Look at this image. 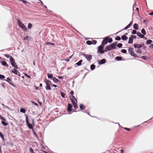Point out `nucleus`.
<instances>
[{"label": "nucleus", "mask_w": 153, "mask_h": 153, "mask_svg": "<svg viewBox=\"0 0 153 153\" xmlns=\"http://www.w3.org/2000/svg\"><path fill=\"white\" fill-rule=\"evenodd\" d=\"M70 99L75 109L77 108L78 106L77 104V100L75 97L73 95H71L70 97Z\"/></svg>", "instance_id": "f257e3e1"}, {"label": "nucleus", "mask_w": 153, "mask_h": 153, "mask_svg": "<svg viewBox=\"0 0 153 153\" xmlns=\"http://www.w3.org/2000/svg\"><path fill=\"white\" fill-rule=\"evenodd\" d=\"M18 23L20 27L24 31L27 30V29L26 26L19 19H18Z\"/></svg>", "instance_id": "f03ea898"}, {"label": "nucleus", "mask_w": 153, "mask_h": 153, "mask_svg": "<svg viewBox=\"0 0 153 153\" xmlns=\"http://www.w3.org/2000/svg\"><path fill=\"white\" fill-rule=\"evenodd\" d=\"M10 63L13 67L16 68V69L18 68V66L15 62V61L12 57H10Z\"/></svg>", "instance_id": "7ed1b4c3"}, {"label": "nucleus", "mask_w": 153, "mask_h": 153, "mask_svg": "<svg viewBox=\"0 0 153 153\" xmlns=\"http://www.w3.org/2000/svg\"><path fill=\"white\" fill-rule=\"evenodd\" d=\"M129 53L132 56L134 57H138L137 55L134 52V50L132 48H129L128 50Z\"/></svg>", "instance_id": "20e7f679"}, {"label": "nucleus", "mask_w": 153, "mask_h": 153, "mask_svg": "<svg viewBox=\"0 0 153 153\" xmlns=\"http://www.w3.org/2000/svg\"><path fill=\"white\" fill-rule=\"evenodd\" d=\"M26 116V122L27 126L28 128L30 129H31L33 130V127L29 123L28 116L27 115Z\"/></svg>", "instance_id": "39448f33"}, {"label": "nucleus", "mask_w": 153, "mask_h": 153, "mask_svg": "<svg viewBox=\"0 0 153 153\" xmlns=\"http://www.w3.org/2000/svg\"><path fill=\"white\" fill-rule=\"evenodd\" d=\"M0 118L2 120L1 121L2 124L4 126H7L8 125V123L6 122V120L4 117L0 115Z\"/></svg>", "instance_id": "423d86ee"}, {"label": "nucleus", "mask_w": 153, "mask_h": 153, "mask_svg": "<svg viewBox=\"0 0 153 153\" xmlns=\"http://www.w3.org/2000/svg\"><path fill=\"white\" fill-rule=\"evenodd\" d=\"M103 47L102 45H100L98 47L97 52H99L100 53L102 54L105 51V50H103Z\"/></svg>", "instance_id": "0eeeda50"}, {"label": "nucleus", "mask_w": 153, "mask_h": 153, "mask_svg": "<svg viewBox=\"0 0 153 153\" xmlns=\"http://www.w3.org/2000/svg\"><path fill=\"white\" fill-rule=\"evenodd\" d=\"M83 56L89 61H90L92 59V56L91 55L84 54Z\"/></svg>", "instance_id": "6e6552de"}, {"label": "nucleus", "mask_w": 153, "mask_h": 153, "mask_svg": "<svg viewBox=\"0 0 153 153\" xmlns=\"http://www.w3.org/2000/svg\"><path fill=\"white\" fill-rule=\"evenodd\" d=\"M17 69H16V68H14L13 70H11L12 72L15 74H16L19 76H20V74L19 72L17 70Z\"/></svg>", "instance_id": "1a4fd4ad"}, {"label": "nucleus", "mask_w": 153, "mask_h": 153, "mask_svg": "<svg viewBox=\"0 0 153 153\" xmlns=\"http://www.w3.org/2000/svg\"><path fill=\"white\" fill-rule=\"evenodd\" d=\"M44 82L45 83L46 85H51L52 84L51 82L45 78L44 80Z\"/></svg>", "instance_id": "9d476101"}, {"label": "nucleus", "mask_w": 153, "mask_h": 153, "mask_svg": "<svg viewBox=\"0 0 153 153\" xmlns=\"http://www.w3.org/2000/svg\"><path fill=\"white\" fill-rule=\"evenodd\" d=\"M108 37H106L105 39H103L102 42V45H106L108 42Z\"/></svg>", "instance_id": "9b49d317"}, {"label": "nucleus", "mask_w": 153, "mask_h": 153, "mask_svg": "<svg viewBox=\"0 0 153 153\" xmlns=\"http://www.w3.org/2000/svg\"><path fill=\"white\" fill-rule=\"evenodd\" d=\"M112 50L111 47L110 46H106L105 48V52L107 51H111Z\"/></svg>", "instance_id": "f8f14e48"}, {"label": "nucleus", "mask_w": 153, "mask_h": 153, "mask_svg": "<svg viewBox=\"0 0 153 153\" xmlns=\"http://www.w3.org/2000/svg\"><path fill=\"white\" fill-rule=\"evenodd\" d=\"M134 46L135 48L139 49L142 47V45L141 44H135L134 45Z\"/></svg>", "instance_id": "ddd939ff"}, {"label": "nucleus", "mask_w": 153, "mask_h": 153, "mask_svg": "<svg viewBox=\"0 0 153 153\" xmlns=\"http://www.w3.org/2000/svg\"><path fill=\"white\" fill-rule=\"evenodd\" d=\"M72 108V105L71 104H68V107L67 108V110L69 112L71 111H72L71 108Z\"/></svg>", "instance_id": "4468645a"}, {"label": "nucleus", "mask_w": 153, "mask_h": 153, "mask_svg": "<svg viewBox=\"0 0 153 153\" xmlns=\"http://www.w3.org/2000/svg\"><path fill=\"white\" fill-rule=\"evenodd\" d=\"M106 62V61L105 59H102L100 61H98V62L99 64H102L105 63Z\"/></svg>", "instance_id": "2eb2a0df"}, {"label": "nucleus", "mask_w": 153, "mask_h": 153, "mask_svg": "<svg viewBox=\"0 0 153 153\" xmlns=\"http://www.w3.org/2000/svg\"><path fill=\"white\" fill-rule=\"evenodd\" d=\"M5 80L8 82L10 85H13V84L11 82V80L10 78H7V79H5Z\"/></svg>", "instance_id": "dca6fc26"}, {"label": "nucleus", "mask_w": 153, "mask_h": 153, "mask_svg": "<svg viewBox=\"0 0 153 153\" xmlns=\"http://www.w3.org/2000/svg\"><path fill=\"white\" fill-rule=\"evenodd\" d=\"M137 35L139 37H140L141 38H143L144 37V36L140 32H137Z\"/></svg>", "instance_id": "f3484780"}, {"label": "nucleus", "mask_w": 153, "mask_h": 153, "mask_svg": "<svg viewBox=\"0 0 153 153\" xmlns=\"http://www.w3.org/2000/svg\"><path fill=\"white\" fill-rule=\"evenodd\" d=\"M133 42V38L131 37H130L129 38V40L128 41V43L129 44H131Z\"/></svg>", "instance_id": "a211bd4d"}, {"label": "nucleus", "mask_w": 153, "mask_h": 153, "mask_svg": "<svg viewBox=\"0 0 153 153\" xmlns=\"http://www.w3.org/2000/svg\"><path fill=\"white\" fill-rule=\"evenodd\" d=\"M1 64L2 65L5 66L6 67H8V65L7 64V63L4 61H2L1 62Z\"/></svg>", "instance_id": "6ab92c4d"}, {"label": "nucleus", "mask_w": 153, "mask_h": 153, "mask_svg": "<svg viewBox=\"0 0 153 153\" xmlns=\"http://www.w3.org/2000/svg\"><path fill=\"white\" fill-rule=\"evenodd\" d=\"M133 27L136 30H138V25L137 24H134Z\"/></svg>", "instance_id": "aec40b11"}, {"label": "nucleus", "mask_w": 153, "mask_h": 153, "mask_svg": "<svg viewBox=\"0 0 153 153\" xmlns=\"http://www.w3.org/2000/svg\"><path fill=\"white\" fill-rule=\"evenodd\" d=\"M110 46L111 47V48H112V50H113V49H114L115 48L116 45L114 43H112L111 44Z\"/></svg>", "instance_id": "412c9836"}, {"label": "nucleus", "mask_w": 153, "mask_h": 153, "mask_svg": "<svg viewBox=\"0 0 153 153\" xmlns=\"http://www.w3.org/2000/svg\"><path fill=\"white\" fill-rule=\"evenodd\" d=\"M122 39L123 40H125L127 39L128 37L125 35H123L121 37Z\"/></svg>", "instance_id": "4be33fe9"}, {"label": "nucleus", "mask_w": 153, "mask_h": 153, "mask_svg": "<svg viewBox=\"0 0 153 153\" xmlns=\"http://www.w3.org/2000/svg\"><path fill=\"white\" fill-rule=\"evenodd\" d=\"M47 76L48 78L52 79L53 78V75L52 74H48Z\"/></svg>", "instance_id": "5701e85b"}, {"label": "nucleus", "mask_w": 153, "mask_h": 153, "mask_svg": "<svg viewBox=\"0 0 153 153\" xmlns=\"http://www.w3.org/2000/svg\"><path fill=\"white\" fill-rule=\"evenodd\" d=\"M82 62V60H80L78 62L76 63V64L78 66H80L81 65Z\"/></svg>", "instance_id": "b1692460"}, {"label": "nucleus", "mask_w": 153, "mask_h": 153, "mask_svg": "<svg viewBox=\"0 0 153 153\" xmlns=\"http://www.w3.org/2000/svg\"><path fill=\"white\" fill-rule=\"evenodd\" d=\"M52 79L55 83H57L58 82L59 80L58 79L55 77L53 78Z\"/></svg>", "instance_id": "393cba45"}, {"label": "nucleus", "mask_w": 153, "mask_h": 153, "mask_svg": "<svg viewBox=\"0 0 153 153\" xmlns=\"http://www.w3.org/2000/svg\"><path fill=\"white\" fill-rule=\"evenodd\" d=\"M45 88L47 90H49L51 89L50 85H46L45 86Z\"/></svg>", "instance_id": "a878e982"}, {"label": "nucleus", "mask_w": 153, "mask_h": 153, "mask_svg": "<svg viewBox=\"0 0 153 153\" xmlns=\"http://www.w3.org/2000/svg\"><path fill=\"white\" fill-rule=\"evenodd\" d=\"M152 40L150 39L148 40L146 42V43L147 44H150L152 42Z\"/></svg>", "instance_id": "bb28decb"}, {"label": "nucleus", "mask_w": 153, "mask_h": 153, "mask_svg": "<svg viewBox=\"0 0 153 153\" xmlns=\"http://www.w3.org/2000/svg\"><path fill=\"white\" fill-rule=\"evenodd\" d=\"M141 33L144 35H145L146 34V32L145 30L144 29H143L141 30Z\"/></svg>", "instance_id": "cd10ccee"}, {"label": "nucleus", "mask_w": 153, "mask_h": 153, "mask_svg": "<svg viewBox=\"0 0 153 153\" xmlns=\"http://www.w3.org/2000/svg\"><path fill=\"white\" fill-rule=\"evenodd\" d=\"M20 111L21 112L25 113L26 112V110L24 108H21L20 109Z\"/></svg>", "instance_id": "c85d7f7f"}, {"label": "nucleus", "mask_w": 153, "mask_h": 153, "mask_svg": "<svg viewBox=\"0 0 153 153\" xmlns=\"http://www.w3.org/2000/svg\"><path fill=\"white\" fill-rule=\"evenodd\" d=\"M85 106L81 104L80 105V108L81 110H83L85 109Z\"/></svg>", "instance_id": "c756f323"}, {"label": "nucleus", "mask_w": 153, "mask_h": 153, "mask_svg": "<svg viewBox=\"0 0 153 153\" xmlns=\"http://www.w3.org/2000/svg\"><path fill=\"white\" fill-rule=\"evenodd\" d=\"M95 66L94 65H92L91 66V69L92 70H94L95 68Z\"/></svg>", "instance_id": "7c9ffc66"}, {"label": "nucleus", "mask_w": 153, "mask_h": 153, "mask_svg": "<svg viewBox=\"0 0 153 153\" xmlns=\"http://www.w3.org/2000/svg\"><path fill=\"white\" fill-rule=\"evenodd\" d=\"M0 137L1 138L3 141L4 140V138L3 134L0 132Z\"/></svg>", "instance_id": "2f4dec72"}, {"label": "nucleus", "mask_w": 153, "mask_h": 153, "mask_svg": "<svg viewBox=\"0 0 153 153\" xmlns=\"http://www.w3.org/2000/svg\"><path fill=\"white\" fill-rule=\"evenodd\" d=\"M28 28L29 29H30L32 27V25L31 23H29L28 25Z\"/></svg>", "instance_id": "473e14b6"}, {"label": "nucleus", "mask_w": 153, "mask_h": 153, "mask_svg": "<svg viewBox=\"0 0 153 153\" xmlns=\"http://www.w3.org/2000/svg\"><path fill=\"white\" fill-rule=\"evenodd\" d=\"M116 60L118 61L121 60L122 59V57L120 56H117L116 57Z\"/></svg>", "instance_id": "72a5a7b5"}, {"label": "nucleus", "mask_w": 153, "mask_h": 153, "mask_svg": "<svg viewBox=\"0 0 153 153\" xmlns=\"http://www.w3.org/2000/svg\"><path fill=\"white\" fill-rule=\"evenodd\" d=\"M86 43L88 45H91L92 44L91 41L90 40L87 41Z\"/></svg>", "instance_id": "f704fd0d"}, {"label": "nucleus", "mask_w": 153, "mask_h": 153, "mask_svg": "<svg viewBox=\"0 0 153 153\" xmlns=\"http://www.w3.org/2000/svg\"><path fill=\"white\" fill-rule=\"evenodd\" d=\"M97 41L95 40H92L91 41L92 44L95 45L97 43Z\"/></svg>", "instance_id": "c9c22d12"}, {"label": "nucleus", "mask_w": 153, "mask_h": 153, "mask_svg": "<svg viewBox=\"0 0 153 153\" xmlns=\"http://www.w3.org/2000/svg\"><path fill=\"white\" fill-rule=\"evenodd\" d=\"M117 47L119 48H121L122 47V44L121 43H119L117 45Z\"/></svg>", "instance_id": "e433bc0d"}, {"label": "nucleus", "mask_w": 153, "mask_h": 153, "mask_svg": "<svg viewBox=\"0 0 153 153\" xmlns=\"http://www.w3.org/2000/svg\"><path fill=\"white\" fill-rule=\"evenodd\" d=\"M115 39L119 41L120 40L121 38L120 36H117L115 38Z\"/></svg>", "instance_id": "4c0bfd02"}, {"label": "nucleus", "mask_w": 153, "mask_h": 153, "mask_svg": "<svg viewBox=\"0 0 153 153\" xmlns=\"http://www.w3.org/2000/svg\"><path fill=\"white\" fill-rule=\"evenodd\" d=\"M61 95L62 97H63V98L65 97V94L64 92H61Z\"/></svg>", "instance_id": "58836bf2"}, {"label": "nucleus", "mask_w": 153, "mask_h": 153, "mask_svg": "<svg viewBox=\"0 0 153 153\" xmlns=\"http://www.w3.org/2000/svg\"><path fill=\"white\" fill-rule=\"evenodd\" d=\"M5 78V76L3 75L0 74V79H3Z\"/></svg>", "instance_id": "ea45409f"}, {"label": "nucleus", "mask_w": 153, "mask_h": 153, "mask_svg": "<svg viewBox=\"0 0 153 153\" xmlns=\"http://www.w3.org/2000/svg\"><path fill=\"white\" fill-rule=\"evenodd\" d=\"M121 51L122 53H126L127 52L126 50L124 49H122Z\"/></svg>", "instance_id": "a19ab883"}, {"label": "nucleus", "mask_w": 153, "mask_h": 153, "mask_svg": "<svg viewBox=\"0 0 153 153\" xmlns=\"http://www.w3.org/2000/svg\"><path fill=\"white\" fill-rule=\"evenodd\" d=\"M137 31L135 30H133L132 32V34H135L136 33H137Z\"/></svg>", "instance_id": "79ce46f5"}, {"label": "nucleus", "mask_w": 153, "mask_h": 153, "mask_svg": "<svg viewBox=\"0 0 153 153\" xmlns=\"http://www.w3.org/2000/svg\"><path fill=\"white\" fill-rule=\"evenodd\" d=\"M29 151L31 153H35V152L33 151V149L31 147L30 148Z\"/></svg>", "instance_id": "37998d69"}, {"label": "nucleus", "mask_w": 153, "mask_h": 153, "mask_svg": "<svg viewBox=\"0 0 153 153\" xmlns=\"http://www.w3.org/2000/svg\"><path fill=\"white\" fill-rule=\"evenodd\" d=\"M29 37L28 36H26L24 38V40H28L29 39Z\"/></svg>", "instance_id": "c03bdc74"}, {"label": "nucleus", "mask_w": 153, "mask_h": 153, "mask_svg": "<svg viewBox=\"0 0 153 153\" xmlns=\"http://www.w3.org/2000/svg\"><path fill=\"white\" fill-rule=\"evenodd\" d=\"M33 133L34 135L36 137L38 138L37 135L36 134V133L33 130Z\"/></svg>", "instance_id": "a18cd8bd"}, {"label": "nucleus", "mask_w": 153, "mask_h": 153, "mask_svg": "<svg viewBox=\"0 0 153 153\" xmlns=\"http://www.w3.org/2000/svg\"><path fill=\"white\" fill-rule=\"evenodd\" d=\"M133 23V22L131 21L129 23V24L128 25L130 27L132 25Z\"/></svg>", "instance_id": "49530a36"}, {"label": "nucleus", "mask_w": 153, "mask_h": 153, "mask_svg": "<svg viewBox=\"0 0 153 153\" xmlns=\"http://www.w3.org/2000/svg\"><path fill=\"white\" fill-rule=\"evenodd\" d=\"M108 41L109 43L111 42L112 41V39L111 38H109Z\"/></svg>", "instance_id": "de8ad7c7"}, {"label": "nucleus", "mask_w": 153, "mask_h": 153, "mask_svg": "<svg viewBox=\"0 0 153 153\" xmlns=\"http://www.w3.org/2000/svg\"><path fill=\"white\" fill-rule=\"evenodd\" d=\"M4 56L7 57V58H10L11 56H10L8 54H5Z\"/></svg>", "instance_id": "09e8293b"}, {"label": "nucleus", "mask_w": 153, "mask_h": 153, "mask_svg": "<svg viewBox=\"0 0 153 153\" xmlns=\"http://www.w3.org/2000/svg\"><path fill=\"white\" fill-rule=\"evenodd\" d=\"M130 27H129V26H128V25H127L126 27H125L124 29L123 30H126L128 28H129Z\"/></svg>", "instance_id": "8fccbe9b"}, {"label": "nucleus", "mask_w": 153, "mask_h": 153, "mask_svg": "<svg viewBox=\"0 0 153 153\" xmlns=\"http://www.w3.org/2000/svg\"><path fill=\"white\" fill-rule=\"evenodd\" d=\"M19 1H22L23 3H25V4L27 3L26 1L24 0H19Z\"/></svg>", "instance_id": "3c124183"}, {"label": "nucleus", "mask_w": 153, "mask_h": 153, "mask_svg": "<svg viewBox=\"0 0 153 153\" xmlns=\"http://www.w3.org/2000/svg\"><path fill=\"white\" fill-rule=\"evenodd\" d=\"M141 58L142 59H143L144 60H146V57L144 56H141Z\"/></svg>", "instance_id": "603ef678"}, {"label": "nucleus", "mask_w": 153, "mask_h": 153, "mask_svg": "<svg viewBox=\"0 0 153 153\" xmlns=\"http://www.w3.org/2000/svg\"><path fill=\"white\" fill-rule=\"evenodd\" d=\"M24 75H25V76H26L28 78H30V76L28 75H27L26 73Z\"/></svg>", "instance_id": "864d4df0"}, {"label": "nucleus", "mask_w": 153, "mask_h": 153, "mask_svg": "<svg viewBox=\"0 0 153 153\" xmlns=\"http://www.w3.org/2000/svg\"><path fill=\"white\" fill-rule=\"evenodd\" d=\"M150 48H153V44H151L149 46Z\"/></svg>", "instance_id": "5fc2aeb1"}, {"label": "nucleus", "mask_w": 153, "mask_h": 153, "mask_svg": "<svg viewBox=\"0 0 153 153\" xmlns=\"http://www.w3.org/2000/svg\"><path fill=\"white\" fill-rule=\"evenodd\" d=\"M124 128L126 130H128V131H130L131 130V129L130 128H127L124 127Z\"/></svg>", "instance_id": "6e6d98bb"}, {"label": "nucleus", "mask_w": 153, "mask_h": 153, "mask_svg": "<svg viewBox=\"0 0 153 153\" xmlns=\"http://www.w3.org/2000/svg\"><path fill=\"white\" fill-rule=\"evenodd\" d=\"M136 52L137 53H141V51L140 50H137V51H136Z\"/></svg>", "instance_id": "4d7b16f0"}, {"label": "nucleus", "mask_w": 153, "mask_h": 153, "mask_svg": "<svg viewBox=\"0 0 153 153\" xmlns=\"http://www.w3.org/2000/svg\"><path fill=\"white\" fill-rule=\"evenodd\" d=\"M47 44H48V45H49V44H51V45H54V43H51V42H48L47 43Z\"/></svg>", "instance_id": "13d9d810"}, {"label": "nucleus", "mask_w": 153, "mask_h": 153, "mask_svg": "<svg viewBox=\"0 0 153 153\" xmlns=\"http://www.w3.org/2000/svg\"><path fill=\"white\" fill-rule=\"evenodd\" d=\"M63 60H64V61H66L68 62H69L70 60V59H64Z\"/></svg>", "instance_id": "bf43d9fd"}, {"label": "nucleus", "mask_w": 153, "mask_h": 153, "mask_svg": "<svg viewBox=\"0 0 153 153\" xmlns=\"http://www.w3.org/2000/svg\"><path fill=\"white\" fill-rule=\"evenodd\" d=\"M58 78L59 79H62L63 78V77L62 76H58Z\"/></svg>", "instance_id": "052dcab7"}, {"label": "nucleus", "mask_w": 153, "mask_h": 153, "mask_svg": "<svg viewBox=\"0 0 153 153\" xmlns=\"http://www.w3.org/2000/svg\"><path fill=\"white\" fill-rule=\"evenodd\" d=\"M4 108H7V109H9V107L8 106H6V105H5Z\"/></svg>", "instance_id": "680f3d73"}, {"label": "nucleus", "mask_w": 153, "mask_h": 153, "mask_svg": "<svg viewBox=\"0 0 153 153\" xmlns=\"http://www.w3.org/2000/svg\"><path fill=\"white\" fill-rule=\"evenodd\" d=\"M32 103H33L34 104V105H38V104H37V103H35V102H33V101H32Z\"/></svg>", "instance_id": "e2e57ef3"}, {"label": "nucleus", "mask_w": 153, "mask_h": 153, "mask_svg": "<svg viewBox=\"0 0 153 153\" xmlns=\"http://www.w3.org/2000/svg\"><path fill=\"white\" fill-rule=\"evenodd\" d=\"M70 94H71L72 95L74 94V92L73 91H71V92Z\"/></svg>", "instance_id": "0e129e2a"}, {"label": "nucleus", "mask_w": 153, "mask_h": 153, "mask_svg": "<svg viewBox=\"0 0 153 153\" xmlns=\"http://www.w3.org/2000/svg\"><path fill=\"white\" fill-rule=\"evenodd\" d=\"M136 11L137 12V13H138L139 12V9L138 7H136Z\"/></svg>", "instance_id": "69168bd1"}, {"label": "nucleus", "mask_w": 153, "mask_h": 153, "mask_svg": "<svg viewBox=\"0 0 153 153\" xmlns=\"http://www.w3.org/2000/svg\"><path fill=\"white\" fill-rule=\"evenodd\" d=\"M131 37H132V38H134V39H135L136 38V36H134V35H132V36H131Z\"/></svg>", "instance_id": "338daca9"}, {"label": "nucleus", "mask_w": 153, "mask_h": 153, "mask_svg": "<svg viewBox=\"0 0 153 153\" xmlns=\"http://www.w3.org/2000/svg\"><path fill=\"white\" fill-rule=\"evenodd\" d=\"M120 151V153H123V149H121Z\"/></svg>", "instance_id": "774afa93"}]
</instances>
